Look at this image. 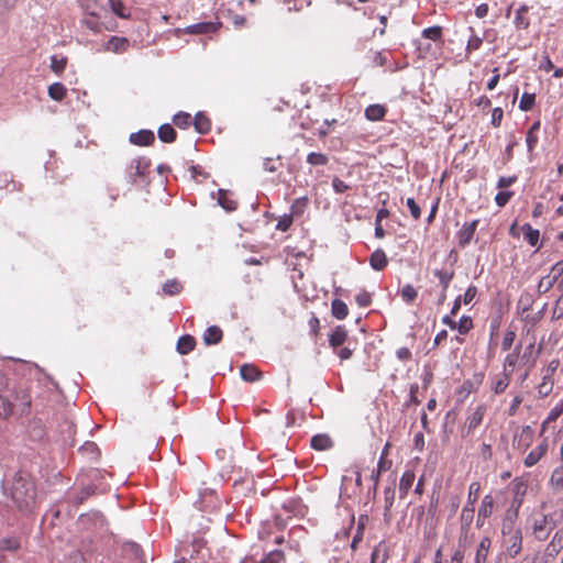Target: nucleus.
<instances>
[{
	"label": "nucleus",
	"mask_w": 563,
	"mask_h": 563,
	"mask_svg": "<svg viewBox=\"0 0 563 563\" xmlns=\"http://www.w3.org/2000/svg\"><path fill=\"white\" fill-rule=\"evenodd\" d=\"M548 275L550 277H552L555 280V283H556L559 280V278L563 276V261H560V262L555 263L551 267V269H550Z\"/></svg>",
	"instance_id": "obj_53"
},
{
	"label": "nucleus",
	"mask_w": 563,
	"mask_h": 563,
	"mask_svg": "<svg viewBox=\"0 0 563 563\" xmlns=\"http://www.w3.org/2000/svg\"><path fill=\"white\" fill-rule=\"evenodd\" d=\"M20 548V541L16 538H5L0 541V549L15 551Z\"/></svg>",
	"instance_id": "obj_44"
},
{
	"label": "nucleus",
	"mask_w": 563,
	"mask_h": 563,
	"mask_svg": "<svg viewBox=\"0 0 563 563\" xmlns=\"http://www.w3.org/2000/svg\"><path fill=\"white\" fill-rule=\"evenodd\" d=\"M66 64L67 59L65 57L58 58L55 55L51 57V69L57 75L65 70Z\"/></svg>",
	"instance_id": "obj_38"
},
{
	"label": "nucleus",
	"mask_w": 563,
	"mask_h": 563,
	"mask_svg": "<svg viewBox=\"0 0 563 563\" xmlns=\"http://www.w3.org/2000/svg\"><path fill=\"white\" fill-rule=\"evenodd\" d=\"M292 224V217L290 214L283 216L277 222V230L287 231Z\"/></svg>",
	"instance_id": "obj_54"
},
{
	"label": "nucleus",
	"mask_w": 563,
	"mask_h": 563,
	"mask_svg": "<svg viewBox=\"0 0 563 563\" xmlns=\"http://www.w3.org/2000/svg\"><path fill=\"white\" fill-rule=\"evenodd\" d=\"M218 30V24L213 22H199L187 27L190 34H208Z\"/></svg>",
	"instance_id": "obj_15"
},
{
	"label": "nucleus",
	"mask_w": 563,
	"mask_h": 563,
	"mask_svg": "<svg viewBox=\"0 0 563 563\" xmlns=\"http://www.w3.org/2000/svg\"><path fill=\"white\" fill-rule=\"evenodd\" d=\"M307 163L311 166H324L329 163V158L323 153L311 152L307 155Z\"/></svg>",
	"instance_id": "obj_30"
},
{
	"label": "nucleus",
	"mask_w": 563,
	"mask_h": 563,
	"mask_svg": "<svg viewBox=\"0 0 563 563\" xmlns=\"http://www.w3.org/2000/svg\"><path fill=\"white\" fill-rule=\"evenodd\" d=\"M332 187H333L334 191L338 194H343L350 189V186L345 181H343L342 179H340L338 177L333 178Z\"/></svg>",
	"instance_id": "obj_57"
},
{
	"label": "nucleus",
	"mask_w": 563,
	"mask_h": 563,
	"mask_svg": "<svg viewBox=\"0 0 563 563\" xmlns=\"http://www.w3.org/2000/svg\"><path fill=\"white\" fill-rule=\"evenodd\" d=\"M509 376L507 374H505L503 377H500L499 379H497L494 384V391L496 394H500L503 393L509 385Z\"/></svg>",
	"instance_id": "obj_52"
},
{
	"label": "nucleus",
	"mask_w": 563,
	"mask_h": 563,
	"mask_svg": "<svg viewBox=\"0 0 563 563\" xmlns=\"http://www.w3.org/2000/svg\"><path fill=\"white\" fill-rule=\"evenodd\" d=\"M240 374L243 380L254 383L262 377V372L253 364H244L240 368Z\"/></svg>",
	"instance_id": "obj_11"
},
{
	"label": "nucleus",
	"mask_w": 563,
	"mask_h": 563,
	"mask_svg": "<svg viewBox=\"0 0 563 563\" xmlns=\"http://www.w3.org/2000/svg\"><path fill=\"white\" fill-rule=\"evenodd\" d=\"M387 109L383 104H369L365 109V118L369 121H380L386 115Z\"/></svg>",
	"instance_id": "obj_12"
},
{
	"label": "nucleus",
	"mask_w": 563,
	"mask_h": 563,
	"mask_svg": "<svg viewBox=\"0 0 563 563\" xmlns=\"http://www.w3.org/2000/svg\"><path fill=\"white\" fill-rule=\"evenodd\" d=\"M503 544L506 548V551L509 556L515 558L516 555H518L522 547L521 531L511 536L504 537Z\"/></svg>",
	"instance_id": "obj_5"
},
{
	"label": "nucleus",
	"mask_w": 563,
	"mask_h": 563,
	"mask_svg": "<svg viewBox=\"0 0 563 563\" xmlns=\"http://www.w3.org/2000/svg\"><path fill=\"white\" fill-rule=\"evenodd\" d=\"M331 313L338 320H343L349 314L347 305L341 299H334L331 302Z\"/></svg>",
	"instance_id": "obj_19"
},
{
	"label": "nucleus",
	"mask_w": 563,
	"mask_h": 563,
	"mask_svg": "<svg viewBox=\"0 0 563 563\" xmlns=\"http://www.w3.org/2000/svg\"><path fill=\"white\" fill-rule=\"evenodd\" d=\"M192 121H194L192 117L186 112H179L173 119V122L175 123V125L180 129L188 128L192 123Z\"/></svg>",
	"instance_id": "obj_33"
},
{
	"label": "nucleus",
	"mask_w": 563,
	"mask_h": 563,
	"mask_svg": "<svg viewBox=\"0 0 563 563\" xmlns=\"http://www.w3.org/2000/svg\"><path fill=\"white\" fill-rule=\"evenodd\" d=\"M477 223H478V221L474 220L471 223L464 225V229L462 231H460V244H466L472 240V238L475 233Z\"/></svg>",
	"instance_id": "obj_27"
},
{
	"label": "nucleus",
	"mask_w": 563,
	"mask_h": 563,
	"mask_svg": "<svg viewBox=\"0 0 563 563\" xmlns=\"http://www.w3.org/2000/svg\"><path fill=\"white\" fill-rule=\"evenodd\" d=\"M563 549V542L561 540H558L553 536L552 540L547 544L544 552H543V559H547L548 561H553L556 555L562 551Z\"/></svg>",
	"instance_id": "obj_13"
},
{
	"label": "nucleus",
	"mask_w": 563,
	"mask_h": 563,
	"mask_svg": "<svg viewBox=\"0 0 563 563\" xmlns=\"http://www.w3.org/2000/svg\"><path fill=\"white\" fill-rule=\"evenodd\" d=\"M310 445L318 451H324L332 446V440L327 434H316L311 438Z\"/></svg>",
	"instance_id": "obj_21"
},
{
	"label": "nucleus",
	"mask_w": 563,
	"mask_h": 563,
	"mask_svg": "<svg viewBox=\"0 0 563 563\" xmlns=\"http://www.w3.org/2000/svg\"><path fill=\"white\" fill-rule=\"evenodd\" d=\"M218 202L227 211H234L238 208V202L223 189L218 191Z\"/></svg>",
	"instance_id": "obj_22"
},
{
	"label": "nucleus",
	"mask_w": 563,
	"mask_h": 563,
	"mask_svg": "<svg viewBox=\"0 0 563 563\" xmlns=\"http://www.w3.org/2000/svg\"><path fill=\"white\" fill-rule=\"evenodd\" d=\"M66 563H85V558L81 552L73 551L68 555Z\"/></svg>",
	"instance_id": "obj_64"
},
{
	"label": "nucleus",
	"mask_w": 563,
	"mask_h": 563,
	"mask_svg": "<svg viewBox=\"0 0 563 563\" xmlns=\"http://www.w3.org/2000/svg\"><path fill=\"white\" fill-rule=\"evenodd\" d=\"M130 42L126 37L111 36L107 42L104 49L112 53H124L128 51Z\"/></svg>",
	"instance_id": "obj_7"
},
{
	"label": "nucleus",
	"mask_w": 563,
	"mask_h": 563,
	"mask_svg": "<svg viewBox=\"0 0 563 563\" xmlns=\"http://www.w3.org/2000/svg\"><path fill=\"white\" fill-rule=\"evenodd\" d=\"M483 417H484V409L482 407H478L473 412V415L467 419V429H468V431H472L475 428H477L481 424V422L483 420Z\"/></svg>",
	"instance_id": "obj_31"
},
{
	"label": "nucleus",
	"mask_w": 563,
	"mask_h": 563,
	"mask_svg": "<svg viewBox=\"0 0 563 563\" xmlns=\"http://www.w3.org/2000/svg\"><path fill=\"white\" fill-rule=\"evenodd\" d=\"M416 479V475L413 471L407 470L401 475L400 482H399V493L400 497H404L408 494L409 489L412 487Z\"/></svg>",
	"instance_id": "obj_18"
},
{
	"label": "nucleus",
	"mask_w": 563,
	"mask_h": 563,
	"mask_svg": "<svg viewBox=\"0 0 563 563\" xmlns=\"http://www.w3.org/2000/svg\"><path fill=\"white\" fill-rule=\"evenodd\" d=\"M286 556L283 551H271L260 563H285Z\"/></svg>",
	"instance_id": "obj_35"
},
{
	"label": "nucleus",
	"mask_w": 563,
	"mask_h": 563,
	"mask_svg": "<svg viewBox=\"0 0 563 563\" xmlns=\"http://www.w3.org/2000/svg\"><path fill=\"white\" fill-rule=\"evenodd\" d=\"M369 265L374 271H383L388 265L387 256L382 249H377L371 254Z\"/></svg>",
	"instance_id": "obj_10"
},
{
	"label": "nucleus",
	"mask_w": 563,
	"mask_h": 563,
	"mask_svg": "<svg viewBox=\"0 0 563 563\" xmlns=\"http://www.w3.org/2000/svg\"><path fill=\"white\" fill-rule=\"evenodd\" d=\"M223 338V332L218 325H211L207 328L203 333V342L207 345H213L221 342Z\"/></svg>",
	"instance_id": "obj_14"
},
{
	"label": "nucleus",
	"mask_w": 563,
	"mask_h": 563,
	"mask_svg": "<svg viewBox=\"0 0 563 563\" xmlns=\"http://www.w3.org/2000/svg\"><path fill=\"white\" fill-rule=\"evenodd\" d=\"M130 142L137 146H150L155 141V135L151 130H141L135 133H131L129 137Z\"/></svg>",
	"instance_id": "obj_6"
},
{
	"label": "nucleus",
	"mask_w": 563,
	"mask_h": 563,
	"mask_svg": "<svg viewBox=\"0 0 563 563\" xmlns=\"http://www.w3.org/2000/svg\"><path fill=\"white\" fill-rule=\"evenodd\" d=\"M388 558L386 547L380 542L372 551L371 563H385Z\"/></svg>",
	"instance_id": "obj_25"
},
{
	"label": "nucleus",
	"mask_w": 563,
	"mask_h": 563,
	"mask_svg": "<svg viewBox=\"0 0 563 563\" xmlns=\"http://www.w3.org/2000/svg\"><path fill=\"white\" fill-rule=\"evenodd\" d=\"M10 496L21 511H31L36 505V488L33 479L18 473L12 482Z\"/></svg>",
	"instance_id": "obj_1"
},
{
	"label": "nucleus",
	"mask_w": 563,
	"mask_h": 563,
	"mask_svg": "<svg viewBox=\"0 0 563 563\" xmlns=\"http://www.w3.org/2000/svg\"><path fill=\"white\" fill-rule=\"evenodd\" d=\"M545 516H548V521L554 529L559 523L563 521V508L554 510L551 514H547Z\"/></svg>",
	"instance_id": "obj_46"
},
{
	"label": "nucleus",
	"mask_w": 563,
	"mask_h": 563,
	"mask_svg": "<svg viewBox=\"0 0 563 563\" xmlns=\"http://www.w3.org/2000/svg\"><path fill=\"white\" fill-rule=\"evenodd\" d=\"M516 512H507L501 527L503 538L521 531L520 528L516 526Z\"/></svg>",
	"instance_id": "obj_9"
},
{
	"label": "nucleus",
	"mask_w": 563,
	"mask_h": 563,
	"mask_svg": "<svg viewBox=\"0 0 563 563\" xmlns=\"http://www.w3.org/2000/svg\"><path fill=\"white\" fill-rule=\"evenodd\" d=\"M151 165V159L145 156L133 158L125 168L126 181L132 186L147 184Z\"/></svg>",
	"instance_id": "obj_2"
},
{
	"label": "nucleus",
	"mask_w": 563,
	"mask_h": 563,
	"mask_svg": "<svg viewBox=\"0 0 563 563\" xmlns=\"http://www.w3.org/2000/svg\"><path fill=\"white\" fill-rule=\"evenodd\" d=\"M522 233L531 246H536L538 244L540 239L539 230L533 229L530 224L526 223L522 225Z\"/></svg>",
	"instance_id": "obj_28"
},
{
	"label": "nucleus",
	"mask_w": 563,
	"mask_h": 563,
	"mask_svg": "<svg viewBox=\"0 0 563 563\" xmlns=\"http://www.w3.org/2000/svg\"><path fill=\"white\" fill-rule=\"evenodd\" d=\"M519 350H520V345L518 344L516 346L515 351L512 353H509L506 356L505 362H504L505 369H507L508 367L514 369V367L516 366L517 362L519 361Z\"/></svg>",
	"instance_id": "obj_43"
},
{
	"label": "nucleus",
	"mask_w": 563,
	"mask_h": 563,
	"mask_svg": "<svg viewBox=\"0 0 563 563\" xmlns=\"http://www.w3.org/2000/svg\"><path fill=\"white\" fill-rule=\"evenodd\" d=\"M13 411V405L11 401L0 395V418H8L11 416Z\"/></svg>",
	"instance_id": "obj_39"
},
{
	"label": "nucleus",
	"mask_w": 563,
	"mask_h": 563,
	"mask_svg": "<svg viewBox=\"0 0 563 563\" xmlns=\"http://www.w3.org/2000/svg\"><path fill=\"white\" fill-rule=\"evenodd\" d=\"M547 449L548 444L543 442L540 445H538L536 450L531 451L525 460L526 466L530 467L536 465L542 457V455L547 452Z\"/></svg>",
	"instance_id": "obj_23"
},
{
	"label": "nucleus",
	"mask_w": 563,
	"mask_h": 563,
	"mask_svg": "<svg viewBox=\"0 0 563 563\" xmlns=\"http://www.w3.org/2000/svg\"><path fill=\"white\" fill-rule=\"evenodd\" d=\"M176 131L170 124H163L158 129V137L164 143H172L176 140Z\"/></svg>",
	"instance_id": "obj_24"
},
{
	"label": "nucleus",
	"mask_w": 563,
	"mask_h": 563,
	"mask_svg": "<svg viewBox=\"0 0 563 563\" xmlns=\"http://www.w3.org/2000/svg\"><path fill=\"white\" fill-rule=\"evenodd\" d=\"M181 284L176 279L167 280L163 286L164 294L168 296L178 295L181 291Z\"/></svg>",
	"instance_id": "obj_32"
},
{
	"label": "nucleus",
	"mask_w": 563,
	"mask_h": 563,
	"mask_svg": "<svg viewBox=\"0 0 563 563\" xmlns=\"http://www.w3.org/2000/svg\"><path fill=\"white\" fill-rule=\"evenodd\" d=\"M196 346V340L192 335L186 334L178 339L177 341V352L181 355H186L190 353Z\"/></svg>",
	"instance_id": "obj_16"
},
{
	"label": "nucleus",
	"mask_w": 563,
	"mask_h": 563,
	"mask_svg": "<svg viewBox=\"0 0 563 563\" xmlns=\"http://www.w3.org/2000/svg\"><path fill=\"white\" fill-rule=\"evenodd\" d=\"M493 509V498L490 496H485L482 501V506L478 511V517L486 518L492 514Z\"/></svg>",
	"instance_id": "obj_42"
},
{
	"label": "nucleus",
	"mask_w": 563,
	"mask_h": 563,
	"mask_svg": "<svg viewBox=\"0 0 563 563\" xmlns=\"http://www.w3.org/2000/svg\"><path fill=\"white\" fill-rule=\"evenodd\" d=\"M550 484L558 490L563 488V467H556L552 472Z\"/></svg>",
	"instance_id": "obj_36"
},
{
	"label": "nucleus",
	"mask_w": 563,
	"mask_h": 563,
	"mask_svg": "<svg viewBox=\"0 0 563 563\" xmlns=\"http://www.w3.org/2000/svg\"><path fill=\"white\" fill-rule=\"evenodd\" d=\"M516 179H517L516 176H508V177L501 176L498 179L497 187L498 188H508L516 181Z\"/></svg>",
	"instance_id": "obj_61"
},
{
	"label": "nucleus",
	"mask_w": 563,
	"mask_h": 563,
	"mask_svg": "<svg viewBox=\"0 0 563 563\" xmlns=\"http://www.w3.org/2000/svg\"><path fill=\"white\" fill-rule=\"evenodd\" d=\"M536 102V95L525 92L521 97L519 109L522 111H529L532 109Z\"/></svg>",
	"instance_id": "obj_37"
},
{
	"label": "nucleus",
	"mask_w": 563,
	"mask_h": 563,
	"mask_svg": "<svg viewBox=\"0 0 563 563\" xmlns=\"http://www.w3.org/2000/svg\"><path fill=\"white\" fill-rule=\"evenodd\" d=\"M108 2L114 14L122 19L130 18V12L126 10L124 3L121 0H108Z\"/></svg>",
	"instance_id": "obj_29"
},
{
	"label": "nucleus",
	"mask_w": 563,
	"mask_h": 563,
	"mask_svg": "<svg viewBox=\"0 0 563 563\" xmlns=\"http://www.w3.org/2000/svg\"><path fill=\"white\" fill-rule=\"evenodd\" d=\"M400 295L404 301L410 303L417 298L418 292L412 285H406L402 287Z\"/></svg>",
	"instance_id": "obj_41"
},
{
	"label": "nucleus",
	"mask_w": 563,
	"mask_h": 563,
	"mask_svg": "<svg viewBox=\"0 0 563 563\" xmlns=\"http://www.w3.org/2000/svg\"><path fill=\"white\" fill-rule=\"evenodd\" d=\"M195 129L200 134H206L211 129V121L210 119L203 114V113H197L192 121Z\"/></svg>",
	"instance_id": "obj_20"
},
{
	"label": "nucleus",
	"mask_w": 563,
	"mask_h": 563,
	"mask_svg": "<svg viewBox=\"0 0 563 563\" xmlns=\"http://www.w3.org/2000/svg\"><path fill=\"white\" fill-rule=\"evenodd\" d=\"M477 295V288L475 286H470L465 294H464V297H463V301L465 305L470 303L473 301V299L476 297Z\"/></svg>",
	"instance_id": "obj_63"
},
{
	"label": "nucleus",
	"mask_w": 563,
	"mask_h": 563,
	"mask_svg": "<svg viewBox=\"0 0 563 563\" xmlns=\"http://www.w3.org/2000/svg\"><path fill=\"white\" fill-rule=\"evenodd\" d=\"M512 196H514L512 191H499L495 196V201L498 207H504L508 203V201L511 199Z\"/></svg>",
	"instance_id": "obj_50"
},
{
	"label": "nucleus",
	"mask_w": 563,
	"mask_h": 563,
	"mask_svg": "<svg viewBox=\"0 0 563 563\" xmlns=\"http://www.w3.org/2000/svg\"><path fill=\"white\" fill-rule=\"evenodd\" d=\"M515 340L516 332L512 330H507L501 341V349L504 351H508L512 346Z\"/></svg>",
	"instance_id": "obj_47"
},
{
	"label": "nucleus",
	"mask_w": 563,
	"mask_h": 563,
	"mask_svg": "<svg viewBox=\"0 0 563 563\" xmlns=\"http://www.w3.org/2000/svg\"><path fill=\"white\" fill-rule=\"evenodd\" d=\"M503 117H504V111L501 108H495L493 109V112H492V124L495 126V128H498L501 123V120H503Z\"/></svg>",
	"instance_id": "obj_60"
},
{
	"label": "nucleus",
	"mask_w": 563,
	"mask_h": 563,
	"mask_svg": "<svg viewBox=\"0 0 563 563\" xmlns=\"http://www.w3.org/2000/svg\"><path fill=\"white\" fill-rule=\"evenodd\" d=\"M555 285V280L549 275L543 276L538 284L540 295L548 292Z\"/></svg>",
	"instance_id": "obj_40"
},
{
	"label": "nucleus",
	"mask_w": 563,
	"mask_h": 563,
	"mask_svg": "<svg viewBox=\"0 0 563 563\" xmlns=\"http://www.w3.org/2000/svg\"><path fill=\"white\" fill-rule=\"evenodd\" d=\"M95 494V487L93 486H86L81 488L73 498V503L75 505L82 504L87 498L92 496Z\"/></svg>",
	"instance_id": "obj_34"
},
{
	"label": "nucleus",
	"mask_w": 563,
	"mask_h": 563,
	"mask_svg": "<svg viewBox=\"0 0 563 563\" xmlns=\"http://www.w3.org/2000/svg\"><path fill=\"white\" fill-rule=\"evenodd\" d=\"M563 413V404L555 406L550 411L548 418L542 423V429L545 428V424H548L551 421H555Z\"/></svg>",
	"instance_id": "obj_49"
},
{
	"label": "nucleus",
	"mask_w": 563,
	"mask_h": 563,
	"mask_svg": "<svg viewBox=\"0 0 563 563\" xmlns=\"http://www.w3.org/2000/svg\"><path fill=\"white\" fill-rule=\"evenodd\" d=\"M528 11V5H521L519 9H517L514 20V24L517 30H527L530 26V20L527 16Z\"/></svg>",
	"instance_id": "obj_17"
},
{
	"label": "nucleus",
	"mask_w": 563,
	"mask_h": 563,
	"mask_svg": "<svg viewBox=\"0 0 563 563\" xmlns=\"http://www.w3.org/2000/svg\"><path fill=\"white\" fill-rule=\"evenodd\" d=\"M67 95V89L62 82H54L48 87V96L56 101H62Z\"/></svg>",
	"instance_id": "obj_26"
},
{
	"label": "nucleus",
	"mask_w": 563,
	"mask_h": 563,
	"mask_svg": "<svg viewBox=\"0 0 563 563\" xmlns=\"http://www.w3.org/2000/svg\"><path fill=\"white\" fill-rule=\"evenodd\" d=\"M526 143L529 152H532L538 143V136L537 133L527 132L526 135Z\"/></svg>",
	"instance_id": "obj_62"
},
{
	"label": "nucleus",
	"mask_w": 563,
	"mask_h": 563,
	"mask_svg": "<svg viewBox=\"0 0 563 563\" xmlns=\"http://www.w3.org/2000/svg\"><path fill=\"white\" fill-rule=\"evenodd\" d=\"M552 382H550V378L548 375H544L543 382L539 385V393L543 396H547L552 390Z\"/></svg>",
	"instance_id": "obj_59"
},
{
	"label": "nucleus",
	"mask_w": 563,
	"mask_h": 563,
	"mask_svg": "<svg viewBox=\"0 0 563 563\" xmlns=\"http://www.w3.org/2000/svg\"><path fill=\"white\" fill-rule=\"evenodd\" d=\"M347 339V331L344 325H336L329 335V344L332 349L343 345Z\"/></svg>",
	"instance_id": "obj_8"
},
{
	"label": "nucleus",
	"mask_w": 563,
	"mask_h": 563,
	"mask_svg": "<svg viewBox=\"0 0 563 563\" xmlns=\"http://www.w3.org/2000/svg\"><path fill=\"white\" fill-rule=\"evenodd\" d=\"M310 332L313 336H318L320 332V321L319 318L312 313L311 318L308 321Z\"/></svg>",
	"instance_id": "obj_58"
},
{
	"label": "nucleus",
	"mask_w": 563,
	"mask_h": 563,
	"mask_svg": "<svg viewBox=\"0 0 563 563\" xmlns=\"http://www.w3.org/2000/svg\"><path fill=\"white\" fill-rule=\"evenodd\" d=\"M552 530L553 528L548 521L545 514H538L532 517V533L536 539L540 541L545 540Z\"/></svg>",
	"instance_id": "obj_4"
},
{
	"label": "nucleus",
	"mask_w": 563,
	"mask_h": 563,
	"mask_svg": "<svg viewBox=\"0 0 563 563\" xmlns=\"http://www.w3.org/2000/svg\"><path fill=\"white\" fill-rule=\"evenodd\" d=\"M456 261L457 253L451 251V253L448 256L446 264L441 269H437L434 272L435 276H438V278L440 279V284L443 286L444 289L449 286L450 282L454 277L455 269L453 266L456 263Z\"/></svg>",
	"instance_id": "obj_3"
},
{
	"label": "nucleus",
	"mask_w": 563,
	"mask_h": 563,
	"mask_svg": "<svg viewBox=\"0 0 563 563\" xmlns=\"http://www.w3.org/2000/svg\"><path fill=\"white\" fill-rule=\"evenodd\" d=\"M419 386L418 384H411L409 389V400L405 402V407H410L411 405H419L420 400L418 399Z\"/></svg>",
	"instance_id": "obj_45"
},
{
	"label": "nucleus",
	"mask_w": 563,
	"mask_h": 563,
	"mask_svg": "<svg viewBox=\"0 0 563 563\" xmlns=\"http://www.w3.org/2000/svg\"><path fill=\"white\" fill-rule=\"evenodd\" d=\"M422 35L426 38L437 41L441 36V29L439 26H432V27L424 29L422 32Z\"/></svg>",
	"instance_id": "obj_55"
},
{
	"label": "nucleus",
	"mask_w": 563,
	"mask_h": 563,
	"mask_svg": "<svg viewBox=\"0 0 563 563\" xmlns=\"http://www.w3.org/2000/svg\"><path fill=\"white\" fill-rule=\"evenodd\" d=\"M473 328V321L471 317L463 316L460 318V334L467 333Z\"/></svg>",
	"instance_id": "obj_56"
},
{
	"label": "nucleus",
	"mask_w": 563,
	"mask_h": 563,
	"mask_svg": "<svg viewBox=\"0 0 563 563\" xmlns=\"http://www.w3.org/2000/svg\"><path fill=\"white\" fill-rule=\"evenodd\" d=\"M355 301L360 307H368L372 303V296L367 291H361L355 296Z\"/></svg>",
	"instance_id": "obj_51"
},
{
	"label": "nucleus",
	"mask_w": 563,
	"mask_h": 563,
	"mask_svg": "<svg viewBox=\"0 0 563 563\" xmlns=\"http://www.w3.org/2000/svg\"><path fill=\"white\" fill-rule=\"evenodd\" d=\"M406 205L410 211L411 217L415 220H419L421 217V209L413 198H408Z\"/></svg>",
	"instance_id": "obj_48"
}]
</instances>
